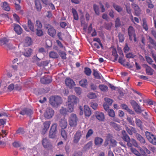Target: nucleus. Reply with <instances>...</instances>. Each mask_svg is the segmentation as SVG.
<instances>
[{"instance_id":"nucleus-1","label":"nucleus","mask_w":156,"mask_h":156,"mask_svg":"<svg viewBox=\"0 0 156 156\" xmlns=\"http://www.w3.org/2000/svg\"><path fill=\"white\" fill-rule=\"evenodd\" d=\"M49 102L53 107H57L62 103L61 98L58 96H52L50 97Z\"/></svg>"},{"instance_id":"nucleus-2","label":"nucleus","mask_w":156,"mask_h":156,"mask_svg":"<svg viewBox=\"0 0 156 156\" xmlns=\"http://www.w3.org/2000/svg\"><path fill=\"white\" fill-rule=\"evenodd\" d=\"M78 118L76 115L74 113L71 114L69 117V124L70 126H76L77 125Z\"/></svg>"},{"instance_id":"nucleus-3","label":"nucleus","mask_w":156,"mask_h":156,"mask_svg":"<svg viewBox=\"0 0 156 156\" xmlns=\"http://www.w3.org/2000/svg\"><path fill=\"white\" fill-rule=\"evenodd\" d=\"M45 28L48 30V34L51 37H54L55 36L56 31L52 26L49 24H47L45 26Z\"/></svg>"},{"instance_id":"nucleus-4","label":"nucleus","mask_w":156,"mask_h":156,"mask_svg":"<svg viewBox=\"0 0 156 156\" xmlns=\"http://www.w3.org/2000/svg\"><path fill=\"white\" fill-rule=\"evenodd\" d=\"M145 133L148 141L153 144L156 145V136L148 131L145 132Z\"/></svg>"},{"instance_id":"nucleus-5","label":"nucleus","mask_w":156,"mask_h":156,"mask_svg":"<svg viewBox=\"0 0 156 156\" xmlns=\"http://www.w3.org/2000/svg\"><path fill=\"white\" fill-rule=\"evenodd\" d=\"M57 125L56 123L53 124L51 126L49 131V137L50 138H54L56 136Z\"/></svg>"},{"instance_id":"nucleus-6","label":"nucleus","mask_w":156,"mask_h":156,"mask_svg":"<svg viewBox=\"0 0 156 156\" xmlns=\"http://www.w3.org/2000/svg\"><path fill=\"white\" fill-rule=\"evenodd\" d=\"M128 33L129 36V38L130 41L132 40V37H133L134 38V41L136 42V35L135 33V31L133 27L131 26L129 27L128 29Z\"/></svg>"},{"instance_id":"nucleus-7","label":"nucleus","mask_w":156,"mask_h":156,"mask_svg":"<svg viewBox=\"0 0 156 156\" xmlns=\"http://www.w3.org/2000/svg\"><path fill=\"white\" fill-rule=\"evenodd\" d=\"M82 134L80 131H77L74 135L73 137V142L75 144H77L80 141L81 136Z\"/></svg>"},{"instance_id":"nucleus-8","label":"nucleus","mask_w":156,"mask_h":156,"mask_svg":"<svg viewBox=\"0 0 156 156\" xmlns=\"http://www.w3.org/2000/svg\"><path fill=\"white\" fill-rule=\"evenodd\" d=\"M79 101L78 98L74 95H69L68 98L67 102L74 105L76 104Z\"/></svg>"},{"instance_id":"nucleus-9","label":"nucleus","mask_w":156,"mask_h":156,"mask_svg":"<svg viewBox=\"0 0 156 156\" xmlns=\"http://www.w3.org/2000/svg\"><path fill=\"white\" fill-rule=\"evenodd\" d=\"M54 114V111L51 108H47L45 112L44 113V117L48 119L51 118Z\"/></svg>"},{"instance_id":"nucleus-10","label":"nucleus","mask_w":156,"mask_h":156,"mask_svg":"<svg viewBox=\"0 0 156 156\" xmlns=\"http://www.w3.org/2000/svg\"><path fill=\"white\" fill-rule=\"evenodd\" d=\"M19 114L23 115H27L30 116L33 114V112L31 109L28 108H24L21 109V110L19 112Z\"/></svg>"},{"instance_id":"nucleus-11","label":"nucleus","mask_w":156,"mask_h":156,"mask_svg":"<svg viewBox=\"0 0 156 156\" xmlns=\"http://www.w3.org/2000/svg\"><path fill=\"white\" fill-rule=\"evenodd\" d=\"M131 6L134 10L135 15L139 16L140 13V9L138 5L134 3H133L131 4Z\"/></svg>"},{"instance_id":"nucleus-12","label":"nucleus","mask_w":156,"mask_h":156,"mask_svg":"<svg viewBox=\"0 0 156 156\" xmlns=\"http://www.w3.org/2000/svg\"><path fill=\"white\" fill-rule=\"evenodd\" d=\"M32 43L31 39L29 37H26L23 41V45L24 47H27L30 45Z\"/></svg>"},{"instance_id":"nucleus-13","label":"nucleus","mask_w":156,"mask_h":156,"mask_svg":"<svg viewBox=\"0 0 156 156\" xmlns=\"http://www.w3.org/2000/svg\"><path fill=\"white\" fill-rule=\"evenodd\" d=\"M41 82L43 84H49L52 81L51 78L48 76H44L41 79Z\"/></svg>"},{"instance_id":"nucleus-14","label":"nucleus","mask_w":156,"mask_h":156,"mask_svg":"<svg viewBox=\"0 0 156 156\" xmlns=\"http://www.w3.org/2000/svg\"><path fill=\"white\" fill-rule=\"evenodd\" d=\"M59 125L62 129H64L66 128L68 125L67 120L64 118L61 119L59 121Z\"/></svg>"},{"instance_id":"nucleus-15","label":"nucleus","mask_w":156,"mask_h":156,"mask_svg":"<svg viewBox=\"0 0 156 156\" xmlns=\"http://www.w3.org/2000/svg\"><path fill=\"white\" fill-rule=\"evenodd\" d=\"M65 83L67 86L70 88L73 87L74 84L73 81L69 78H67L65 79Z\"/></svg>"},{"instance_id":"nucleus-16","label":"nucleus","mask_w":156,"mask_h":156,"mask_svg":"<svg viewBox=\"0 0 156 156\" xmlns=\"http://www.w3.org/2000/svg\"><path fill=\"white\" fill-rule=\"evenodd\" d=\"M144 65L147 74L149 75H152L153 74L154 70L147 64H145Z\"/></svg>"},{"instance_id":"nucleus-17","label":"nucleus","mask_w":156,"mask_h":156,"mask_svg":"<svg viewBox=\"0 0 156 156\" xmlns=\"http://www.w3.org/2000/svg\"><path fill=\"white\" fill-rule=\"evenodd\" d=\"M95 116L97 119L100 121H103L105 119L104 115L101 112H96L95 114Z\"/></svg>"},{"instance_id":"nucleus-18","label":"nucleus","mask_w":156,"mask_h":156,"mask_svg":"<svg viewBox=\"0 0 156 156\" xmlns=\"http://www.w3.org/2000/svg\"><path fill=\"white\" fill-rule=\"evenodd\" d=\"M127 146L129 147H132L133 146L135 147H137L138 144L136 140L133 139H131L129 140L127 142Z\"/></svg>"},{"instance_id":"nucleus-19","label":"nucleus","mask_w":156,"mask_h":156,"mask_svg":"<svg viewBox=\"0 0 156 156\" xmlns=\"http://www.w3.org/2000/svg\"><path fill=\"white\" fill-rule=\"evenodd\" d=\"M122 139L126 142H128L130 140V138L126 133L125 130H122Z\"/></svg>"},{"instance_id":"nucleus-20","label":"nucleus","mask_w":156,"mask_h":156,"mask_svg":"<svg viewBox=\"0 0 156 156\" xmlns=\"http://www.w3.org/2000/svg\"><path fill=\"white\" fill-rule=\"evenodd\" d=\"M14 30L18 34H20L22 31V29L18 24H15L14 26Z\"/></svg>"},{"instance_id":"nucleus-21","label":"nucleus","mask_w":156,"mask_h":156,"mask_svg":"<svg viewBox=\"0 0 156 156\" xmlns=\"http://www.w3.org/2000/svg\"><path fill=\"white\" fill-rule=\"evenodd\" d=\"M74 105L73 104H71L68 102H66V105L67 106V109L68 111L69 112H73L74 110Z\"/></svg>"},{"instance_id":"nucleus-22","label":"nucleus","mask_w":156,"mask_h":156,"mask_svg":"<svg viewBox=\"0 0 156 156\" xmlns=\"http://www.w3.org/2000/svg\"><path fill=\"white\" fill-rule=\"evenodd\" d=\"M103 140L99 137H96L94 139V144L97 146H99L103 142Z\"/></svg>"},{"instance_id":"nucleus-23","label":"nucleus","mask_w":156,"mask_h":156,"mask_svg":"<svg viewBox=\"0 0 156 156\" xmlns=\"http://www.w3.org/2000/svg\"><path fill=\"white\" fill-rule=\"evenodd\" d=\"M84 114L86 116L89 117L91 114V112L89 107L85 105L84 106Z\"/></svg>"},{"instance_id":"nucleus-24","label":"nucleus","mask_w":156,"mask_h":156,"mask_svg":"<svg viewBox=\"0 0 156 156\" xmlns=\"http://www.w3.org/2000/svg\"><path fill=\"white\" fill-rule=\"evenodd\" d=\"M51 124V122L50 121H46L44 122L43 125L44 126V128H43V130L45 132H46L49 129L50 125Z\"/></svg>"},{"instance_id":"nucleus-25","label":"nucleus","mask_w":156,"mask_h":156,"mask_svg":"<svg viewBox=\"0 0 156 156\" xmlns=\"http://www.w3.org/2000/svg\"><path fill=\"white\" fill-rule=\"evenodd\" d=\"M126 129L128 133L130 135H133V133H135L136 132V131L135 129L133 127H132L131 128V129H130L129 128L128 126H126Z\"/></svg>"},{"instance_id":"nucleus-26","label":"nucleus","mask_w":156,"mask_h":156,"mask_svg":"<svg viewBox=\"0 0 156 156\" xmlns=\"http://www.w3.org/2000/svg\"><path fill=\"white\" fill-rule=\"evenodd\" d=\"M32 51V50L31 48H27L23 53V55L26 57H29L31 55Z\"/></svg>"},{"instance_id":"nucleus-27","label":"nucleus","mask_w":156,"mask_h":156,"mask_svg":"<svg viewBox=\"0 0 156 156\" xmlns=\"http://www.w3.org/2000/svg\"><path fill=\"white\" fill-rule=\"evenodd\" d=\"M28 26L30 30L33 32L35 31V28L33 23H32L31 20L28 19L27 22Z\"/></svg>"},{"instance_id":"nucleus-28","label":"nucleus","mask_w":156,"mask_h":156,"mask_svg":"<svg viewBox=\"0 0 156 156\" xmlns=\"http://www.w3.org/2000/svg\"><path fill=\"white\" fill-rule=\"evenodd\" d=\"M42 145L45 148H47L49 147L50 145V143L47 138H45L43 139Z\"/></svg>"},{"instance_id":"nucleus-29","label":"nucleus","mask_w":156,"mask_h":156,"mask_svg":"<svg viewBox=\"0 0 156 156\" xmlns=\"http://www.w3.org/2000/svg\"><path fill=\"white\" fill-rule=\"evenodd\" d=\"M136 136L138 140L140 141L141 143L144 144L145 140L144 138L139 133H136Z\"/></svg>"},{"instance_id":"nucleus-30","label":"nucleus","mask_w":156,"mask_h":156,"mask_svg":"<svg viewBox=\"0 0 156 156\" xmlns=\"http://www.w3.org/2000/svg\"><path fill=\"white\" fill-rule=\"evenodd\" d=\"M2 7L3 9L6 11H8L10 10V8L8 3L6 2H3V5L2 6Z\"/></svg>"},{"instance_id":"nucleus-31","label":"nucleus","mask_w":156,"mask_h":156,"mask_svg":"<svg viewBox=\"0 0 156 156\" xmlns=\"http://www.w3.org/2000/svg\"><path fill=\"white\" fill-rule=\"evenodd\" d=\"M80 85L84 87H86L87 85V80L85 79H83L81 80L79 82Z\"/></svg>"},{"instance_id":"nucleus-32","label":"nucleus","mask_w":156,"mask_h":156,"mask_svg":"<svg viewBox=\"0 0 156 156\" xmlns=\"http://www.w3.org/2000/svg\"><path fill=\"white\" fill-rule=\"evenodd\" d=\"M9 39L5 37L0 39V45H6L7 43L9 42Z\"/></svg>"},{"instance_id":"nucleus-33","label":"nucleus","mask_w":156,"mask_h":156,"mask_svg":"<svg viewBox=\"0 0 156 156\" xmlns=\"http://www.w3.org/2000/svg\"><path fill=\"white\" fill-rule=\"evenodd\" d=\"M35 3L37 11H41L42 8V7L39 1L38 0H35Z\"/></svg>"},{"instance_id":"nucleus-34","label":"nucleus","mask_w":156,"mask_h":156,"mask_svg":"<svg viewBox=\"0 0 156 156\" xmlns=\"http://www.w3.org/2000/svg\"><path fill=\"white\" fill-rule=\"evenodd\" d=\"M94 133V131L92 129H88L86 135V138L87 139L91 136Z\"/></svg>"},{"instance_id":"nucleus-35","label":"nucleus","mask_w":156,"mask_h":156,"mask_svg":"<svg viewBox=\"0 0 156 156\" xmlns=\"http://www.w3.org/2000/svg\"><path fill=\"white\" fill-rule=\"evenodd\" d=\"M112 55L115 57L114 62L117 61L119 56L117 53L116 50L115 48H113L112 50Z\"/></svg>"},{"instance_id":"nucleus-36","label":"nucleus","mask_w":156,"mask_h":156,"mask_svg":"<svg viewBox=\"0 0 156 156\" xmlns=\"http://www.w3.org/2000/svg\"><path fill=\"white\" fill-rule=\"evenodd\" d=\"M61 132L62 137L65 140H66L67 139V135L66 131L64 129H61Z\"/></svg>"},{"instance_id":"nucleus-37","label":"nucleus","mask_w":156,"mask_h":156,"mask_svg":"<svg viewBox=\"0 0 156 156\" xmlns=\"http://www.w3.org/2000/svg\"><path fill=\"white\" fill-rule=\"evenodd\" d=\"M72 12L73 15L74 19L77 20L79 19V16L76 10L74 9H72Z\"/></svg>"},{"instance_id":"nucleus-38","label":"nucleus","mask_w":156,"mask_h":156,"mask_svg":"<svg viewBox=\"0 0 156 156\" xmlns=\"http://www.w3.org/2000/svg\"><path fill=\"white\" fill-rule=\"evenodd\" d=\"M49 56L52 58H57L58 55L56 52L51 51L49 53Z\"/></svg>"},{"instance_id":"nucleus-39","label":"nucleus","mask_w":156,"mask_h":156,"mask_svg":"<svg viewBox=\"0 0 156 156\" xmlns=\"http://www.w3.org/2000/svg\"><path fill=\"white\" fill-rule=\"evenodd\" d=\"M99 87L101 90L104 92L108 90V87L105 85H100L99 86Z\"/></svg>"},{"instance_id":"nucleus-40","label":"nucleus","mask_w":156,"mask_h":156,"mask_svg":"<svg viewBox=\"0 0 156 156\" xmlns=\"http://www.w3.org/2000/svg\"><path fill=\"white\" fill-rule=\"evenodd\" d=\"M91 70L90 68L88 67H85L84 68V72L87 76H90L91 74Z\"/></svg>"},{"instance_id":"nucleus-41","label":"nucleus","mask_w":156,"mask_h":156,"mask_svg":"<svg viewBox=\"0 0 156 156\" xmlns=\"http://www.w3.org/2000/svg\"><path fill=\"white\" fill-rule=\"evenodd\" d=\"M113 6L114 9L117 11L119 12H121L122 10V8L120 6L116 5L114 3L113 4Z\"/></svg>"},{"instance_id":"nucleus-42","label":"nucleus","mask_w":156,"mask_h":156,"mask_svg":"<svg viewBox=\"0 0 156 156\" xmlns=\"http://www.w3.org/2000/svg\"><path fill=\"white\" fill-rule=\"evenodd\" d=\"M93 8L95 13L98 15H99L100 11L98 6L96 4H94Z\"/></svg>"},{"instance_id":"nucleus-43","label":"nucleus","mask_w":156,"mask_h":156,"mask_svg":"<svg viewBox=\"0 0 156 156\" xmlns=\"http://www.w3.org/2000/svg\"><path fill=\"white\" fill-rule=\"evenodd\" d=\"M93 75L94 76L95 78L98 79H101V77L100 76L98 72L95 69H94L93 70Z\"/></svg>"},{"instance_id":"nucleus-44","label":"nucleus","mask_w":156,"mask_h":156,"mask_svg":"<svg viewBox=\"0 0 156 156\" xmlns=\"http://www.w3.org/2000/svg\"><path fill=\"white\" fill-rule=\"evenodd\" d=\"M111 123L112 124V125L115 130L118 131H119L120 130L121 127L119 125H118L114 122H111Z\"/></svg>"},{"instance_id":"nucleus-45","label":"nucleus","mask_w":156,"mask_h":156,"mask_svg":"<svg viewBox=\"0 0 156 156\" xmlns=\"http://www.w3.org/2000/svg\"><path fill=\"white\" fill-rule=\"evenodd\" d=\"M59 54L62 59H65L66 58V54L65 51H60L59 52Z\"/></svg>"},{"instance_id":"nucleus-46","label":"nucleus","mask_w":156,"mask_h":156,"mask_svg":"<svg viewBox=\"0 0 156 156\" xmlns=\"http://www.w3.org/2000/svg\"><path fill=\"white\" fill-rule=\"evenodd\" d=\"M87 97L90 99H93L96 98V94L93 93H90L87 95Z\"/></svg>"},{"instance_id":"nucleus-47","label":"nucleus","mask_w":156,"mask_h":156,"mask_svg":"<svg viewBox=\"0 0 156 156\" xmlns=\"http://www.w3.org/2000/svg\"><path fill=\"white\" fill-rule=\"evenodd\" d=\"M136 125L140 127V129L142 128V122L139 119L136 118Z\"/></svg>"},{"instance_id":"nucleus-48","label":"nucleus","mask_w":156,"mask_h":156,"mask_svg":"<svg viewBox=\"0 0 156 156\" xmlns=\"http://www.w3.org/2000/svg\"><path fill=\"white\" fill-rule=\"evenodd\" d=\"M35 26L37 29H41L42 27V25L41 22L39 20H36V21Z\"/></svg>"},{"instance_id":"nucleus-49","label":"nucleus","mask_w":156,"mask_h":156,"mask_svg":"<svg viewBox=\"0 0 156 156\" xmlns=\"http://www.w3.org/2000/svg\"><path fill=\"white\" fill-rule=\"evenodd\" d=\"M149 39L150 43L153 45L154 48L156 49V42L151 37H149Z\"/></svg>"},{"instance_id":"nucleus-50","label":"nucleus","mask_w":156,"mask_h":156,"mask_svg":"<svg viewBox=\"0 0 156 156\" xmlns=\"http://www.w3.org/2000/svg\"><path fill=\"white\" fill-rule=\"evenodd\" d=\"M115 22V26L116 27H117L120 26L121 22L120 19L119 17H118L116 19Z\"/></svg>"},{"instance_id":"nucleus-51","label":"nucleus","mask_w":156,"mask_h":156,"mask_svg":"<svg viewBox=\"0 0 156 156\" xmlns=\"http://www.w3.org/2000/svg\"><path fill=\"white\" fill-rule=\"evenodd\" d=\"M49 62L48 61H46L41 62L39 65L40 66H42L43 67L46 66H48Z\"/></svg>"},{"instance_id":"nucleus-52","label":"nucleus","mask_w":156,"mask_h":156,"mask_svg":"<svg viewBox=\"0 0 156 156\" xmlns=\"http://www.w3.org/2000/svg\"><path fill=\"white\" fill-rule=\"evenodd\" d=\"M92 143L90 141L86 145H85L84 147V148L86 150H87L89 149L92 146Z\"/></svg>"},{"instance_id":"nucleus-53","label":"nucleus","mask_w":156,"mask_h":156,"mask_svg":"<svg viewBox=\"0 0 156 156\" xmlns=\"http://www.w3.org/2000/svg\"><path fill=\"white\" fill-rule=\"evenodd\" d=\"M118 37L119 39V41L120 42H123L124 40V35L121 33H119L118 34Z\"/></svg>"},{"instance_id":"nucleus-54","label":"nucleus","mask_w":156,"mask_h":156,"mask_svg":"<svg viewBox=\"0 0 156 156\" xmlns=\"http://www.w3.org/2000/svg\"><path fill=\"white\" fill-rule=\"evenodd\" d=\"M36 35L39 37H41L43 35L42 30L41 29H37Z\"/></svg>"},{"instance_id":"nucleus-55","label":"nucleus","mask_w":156,"mask_h":156,"mask_svg":"<svg viewBox=\"0 0 156 156\" xmlns=\"http://www.w3.org/2000/svg\"><path fill=\"white\" fill-rule=\"evenodd\" d=\"M133 108L136 112H138L140 113H141L142 111L141 108L138 104L136 105V106H135Z\"/></svg>"},{"instance_id":"nucleus-56","label":"nucleus","mask_w":156,"mask_h":156,"mask_svg":"<svg viewBox=\"0 0 156 156\" xmlns=\"http://www.w3.org/2000/svg\"><path fill=\"white\" fill-rule=\"evenodd\" d=\"M67 112H68V110L63 107H62L60 110V112L62 114H66Z\"/></svg>"},{"instance_id":"nucleus-57","label":"nucleus","mask_w":156,"mask_h":156,"mask_svg":"<svg viewBox=\"0 0 156 156\" xmlns=\"http://www.w3.org/2000/svg\"><path fill=\"white\" fill-rule=\"evenodd\" d=\"M105 100L107 103L106 104H108L109 105H111L113 102V101L112 99L108 98H105Z\"/></svg>"},{"instance_id":"nucleus-58","label":"nucleus","mask_w":156,"mask_h":156,"mask_svg":"<svg viewBox=\"0 0 156 156\" xmlns=\"http://www.w3.org/2000/svg\"><path fill=\"white\" fill-rule=\"evenodd\" d=\"M1 132V133H0V136L1 135L2 137H5L7 135L8 132H7L6 130L2 129V130Z\"/></svg>"},{"instance_id":"nucleus-59","label":"nucleus","mask_w":156,"mask_h":156,"mask_svg":"<svg viewBox=\"0 0 156 156\" xmlns=\"http://www.w3.org/2000/svg\"><path fill=\"white\" fill-rule=\"evenodd\" d=\"M145 58L147 62L150 65L152 64V63L153 62V61L152 59L149 56H146Z\"/></svg>"},{"instance_id":"nucleus-60","label":"nucleus","mask_w":156,"mask_h":156,"mask_svg":"<svg viewBox=\"0 0 156 156\" xmlns=\"http://www.w3.org/2000/svg\"><path fill=\"white\" fill-rule=\"evenodd\" d=\"M16 133L21 135H23L25 133V131L23 128H20L16 131Z\"/></svg>"},{"instance_id":"nucleus-61","label":"nucleus","mask_w":156,"mask_h":156,"mask_svg":"<svg viewBox=\"0 0 156 156\" xmlns=\"http://www.w3.org/2000/svg\"><path fill=\"white\" fill-rule=\"evenodd\" d=\"M108 114L109 116L112 117H114L115 116L114 111L113 109H110L108 111Z\"/></svg>"},{"instance_id":"nucleus-62","label":"nucleus","mask_w":156,"mask_h":156,"mask_svg":"<svg viewBox=\"0 0 156 156\" xmlns=\"http://www.w3.org/2000/svg\"><path fill=\"white\" fill-rule=\"evenodd\" d=\"M142 26L144 29L146 31H147L148 30V27L147 23L146 22L145 20H143V24Z\"/></svg>"},{"instance_id":"nucleus-63","label":"nucleus","mask_w":156,"mask_h":156,"mask_svg":"<svg viewBox=\"0 0 156 156\" xmlns=\"http://www.w3.org/2000/svg\"><path fill=\"white\" fill-rule=\"evenodd\" d=\"M110 141L112 147H115L116 145L117 142L115 140L111 138L110 140Z\"/></svg>"},{"instance_id":"nucleus-64","label":"nucleus","mask_w":156,"mask_h":156,"mask_svg":"<svg viewBox=\"0 0 156 156\" xmlns=\"http://www.w3.org/2000/svg\"><path fill=\"white\" fill-rule=\"evenodd\" d=\"M127 120L129 123L131 125L133 126L134 125V122L133 121V118L130 117H128Z\"/></svg>"}]
</instances>
